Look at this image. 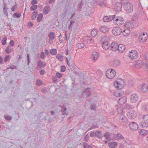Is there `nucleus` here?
Returning a JSON list of instances; mask_svg holds the SVG:
<instances>
[{
    "mask_svg": "<svg viewBox=\"0 0 148 148\" xmlns=\"http://www.w3.org/2000/svg\"><path fill=\"white\" fill-rule=\"evenodd\" d=\"M130 33V31L129 29H126L122 33L124 36H126L129 35Z\"/></svg>",
    "mask_w": 148,
    "mask_h": 148,
    "instance_id": "obj_22",
    "label": "nucleus"
},
{
    "mask_svg": "<svg viewBox=\"0 0 148 148\" xmlns=\"http://www.w3.org/2000/svg\"><path fill=\"white\" fill-rule=\"evenodd\" d=\"M127 101V98L125 97H123L119 99L118 101V103L121 106L123 105Z\"/></svg>",
    "mask_w": 148,
    "mask_h": 148,
    "instance_id": "obj_13",
    "label": "nucleus"
},
{
    "mask_svg": "<svg viewBox=\"0 0 148 148\" xmlns=\"http://www.w3.org/2000/svg\"><path fill=\"white\" fill-rule=\"evenodd\" d=\"M110 45L107 41H104L103 42L102 47L105 49H108L110 47Z\"/></svg>",
    "mask_w": 148,
    "mask_h": 148,
    "instance_id": "obj_16",
    "label": "nucleus"
},
{
    "mask_svg": "<svg viewBox=\"0 0 148 148\" xmlns=\"http://www.w3.org/2000/svg\"><path fill=\"white\" fill-rule=\"evenodd\" d=\"M12 48L10 45L8 46L5 49V52L7 54H9L11 51Z\"/></svg>",
    "mask_w": 148,
    "mask_h": 148,
    "instance_id": "obj_29",
    "label": "nucleus"
},
{
    "mask_svg": "<svg viewBox=\"0 0 148 148\" xmlns=\"http://www.w3.org/2000/svg\"><path fill=\"white\" fill-rule=\"evenodd\" d=\"M137 52L134 50H132L129 55L130 58L132 59H136L137 58Z\"/></svg>",
    "mask_w": 148,
    "mask_h": 148,
    "instance_id": "obj_9",
    "label": "nucleus"
},
{
    "mask_svg": "<svg viewBox=\"0 0 148 148\" xmlns=\"http://www.w3.org/2000/svg\"><path fill=\"white\" fill-rule=\"evenodd\" d=\"M43 16V14L42 13H40L38 14L37 18L38 22H39L41 21Z\"/></svg>",
    "mask_w": 148,
    "mask_h": 148,
    "instance_id": "obj_35",
    "label": "nucleus"
},
{
    "mask_svg": "<svg viewBox=\"0 0 148 148\" xmlns=\"http://www.w3.org/2000/svg\"><path fill=\"white\" fill-rule=\"evenodd\" d=\"M37 8V6L36 5H33L30 8V10L31 11H34Z\"/></svg>",
    "mask_w": 148,
    "mask_h": 148,
    "instance_id": "obj_39",
    "label": "nucleus"
},
{
    "mask_svg": "<svg viewBox=\"0 0 148 148\" xmlns=\"http://www.w3.org/2000/svg\"><path fill=\"white\" fill-rule=\"evenodd\" d=\"M67 110V108L64 106H63L62 107V109L61 110L62 112V115H67V113L66 112V110Z\"/></svg>",
    "mask_w": 148,
    "mask_h": 148,
    "instance_id": "obj_34",
    "label": "nucleus"
},
{
    "mask_svg": "<svg viewBox=\"0 0 148 148\" xmlns=\"http://www.w3.org/2000/svg\"><path fill=\"white\" fill-rule=\"evenodd\" d=\"M145 122V123L141 122L140 123V124L142 128H145L147 127V124Z\"/></svg>",
    "mask_w": 148,
    "mask_h": 148,
    "instance_id": "obj_45",
    "label": "nucleus"
},
{
    "mask_svg": "<svg viewBox=\"0 0 148 148\" xmlns=\"http://www.w3.org/2000/svg\"><path fill=\"white\" fill-rule=\"evenodd\" d=\"M40 58L42 59H44L45 57V54L44 52H42L41 53L40 55Z\"/></svg>",
    "mask_w": 148,
    "mask_h": 148,
    "instance_id": "obj_57",
    "label": "nucleus"
},
{
    "mask_svg": "<svg viewBox=\"0 0 148 148\" xmlns=\"http://www.w3.org/2000/svg\"><path fill=\"white\" fill-rule=\"evenodd\" d=\"M144 122L148 123V115H144L143 117Z\"/></svg>",
    "mask_w": 148,
    "mask_h": 148,
    "instance_id": "obj_37",
    "label": "nucleus"
},
{
    "mask_svg": "<svg viewBox=\"0 0 148 148\" xmlns=\"http://www.w3.org/2000/svg\"><path fill=\"white\" fill-rule=\"evenodd\" d=\"M96 105L95 104L91 105L90 109L92 110H95L96 109Z\"/></svg>",
    "mask_w": 148,
    "mask_h": 148,
    "instance_id": "obj_59",
    "label": "nucleus"
},
{
    "mask_svg": "<svg viewBox=\"0 0 148 148\" xmlns=\"http://www.w3.org/2000/svg\"><path fill=\"white\" fill-rule=\"evenodd\" d=\"M128 117L130 119H135L137 116L136 112L133 110H130L128 113Z\"/></svg>",
    "mask_w": 148,
    "mask_h": 148,
    "instance_id": "obj_7",
    "label": "nucleus"
},
{
    "mask_svg": "<svg viewBox=\"0 0 148 148\" xmlns=\"http://www.w3.org/2000/svg\"><path fill=\"white\" fill-rule=\"evenodd\" d=\"M139 133L141 136H145L147 133V132L146 130L141 129L139 131Z\"/></svg>",
    "mask_w": 148,
    "mask_h": 148,
    "instance_id": "obj_30",
    "label": "nucleus"
},
{
    "mask_svg": "<svg viewBox=\"0 0 148 148\" xmlns=\"http://www.w3.org/2000/svg\"><path fill=\"white\" fill-rule=\"evenodd\" d=\"M91 90L90 88H87L84 90V91L82 93L83 96H86L87 97L90 95Z\"/></svg>",
    "mask_w": 148,
    "mask_h": 148,
    "instance_id": "obj_11",
    "label": "nucleus"
},
{
    "mask_svg": "<svg viewBox=\"0 0 148 148\" xmlns=\"http://www.w3.org/2000/svg\"><path fill=\"white\" fill-rule=\"evenodd\" d=\"M38 14V11H34L32 14L31 18L32 20H34Z\"/></svg>",
    "mask_w": 148,
    "mask_h": 148,
    "instance_id": "obj_27",
    "label": "nucleus"
},
{
    "mask_svg": "<svg viewBox=\"0 0 148 148\" xmlns=\"http://www.w3.org/2000/svg\"><path fill=\"white\" fill-rule=\"evenodd\" d=\"M66 61H68L69 60L70 61L71 60V56L70 55H68V56L67 57H66Z\"/></svg>",
    "mask_w": 148,
    "mask_h": 148,
    "instance_id": "obj_60",
    "label": "nucleus"
},
{
    "mask_svg": "<svg viewBox=\"0 0 148 148\" xmlns=\"http://www.w3.org/2000/svg\"><path fill=\"white\" fill-rule=\"evenodd\" d=\"M118 48L117 50L121 53L123 52L125 49V45L123 44L119 45L118 47Z\"/></svg>",
    "mask_w": 148,
    "mask_h": 148,
    "instance_id": "obj_18",
    "label": "nucleus"
},
{
    "mask_svg": "<svg viewBox=\"0 0 148 148\" xmlns=\"http://www.w3.org/2000/svg\"><path fill=\"white\" fill-rule=\"evenodd\" d=\"M138 99V97L137 95L133 94L131 95L130 97V101L133 103L136 102Z\"/></svg>",
    "mask_w": 148,
    "mask_h": 148,
    "instance_id": "obj_12",
    "label": "nucleus"
},
{
    "mask_svg": "<svg viewBox=\"0 0 148 148\" xmlns=\"http://www.w3.org/2000/svg\"><path fill=\"white\" fill-rule=\"evenodd\" d=\"M147 39V36L144 37L142 36V35H139L138 37L139 40L142 42H145Z\"/></svg>",
    "mask_w": 148,
    "mask_h": 148,
    "instance_id": "obj_28",
    "label": "nucleus"
},
{
    "mask_svg": "<svg viewBox=\"0 0 148 148\" xmlns=\"http://www.w3.org/2000/svg\"><path fill=\"white\" fill-rule=\"evenodd\" d=\"M16 66L12 65V66H10V67L9 68H8V69H16Z\"/></svg>",
    "mask_w": 148,
    "mask_h": 148,
    "instance_id": "obj_61",
    "label": "nucleus"
},
{
    "mask_svg": "<svg viewBox=\"0 0 148 148\" xmlns=\"http://www.w3.org/2000/svg\"><path fill=\"white\" fill-rule=\"evenodd\" d=\"M141 64L138 62H137V63L135 65V66L137 68H139L141 67Z\"/></svg>",
    "mask_w": 148,
    "mask_h": 148,
    "instance_id": "obj_58",
    "label": "nucleus"
},
{
    "mask_svg": "<svg viewBox=\"0 0 148 148\" xmlns=\"http://www.w3.org/2000/svg\"><path fill=\"white\" fill-rule=\"evenodd\" d=\"M13 17L15 18H18L21 16V14L17 13H14L13 14Z\"/></svg>",
    "mask_w": 148,
    "mask_h": 148,
    "instance_id": "obj_41",
    "label": "nucleus"
},
{
    "mask_svg": "<svg viewBox=\"0 0 148 148\" xmlns=\"http://www.w3.org/2000/svg\"><path fill=\"white\" fill-rule=\"evenodd\" d=\"M108 17V16H106L103 18V20L104 22H108L110 21Z\"/></svg>",
    "mask_w": 148,
    "mask_h": 148,
    "instance_id": "obj_47",
    "label": "nucleus"
},
{
    "mask_svg": "<svg viewBox=\"0 0 148 148\" xmlns=\"http://www.w3.org/2000/svg\"><path fill=\"white\" fill-rule=\"evenodd\" d=\"M10 59L9 55H6L4 58V61L5 62H7Z\"/></svg>",
    "mask_w": 148,
    "mask_h": 148,
    "instance_id": "obj_44",
    "label": "nucleus"
},
{
    "mask_svg": "<svg viewBox=\"0 0 148 148\" xmlns=\"http://www.w3.org/2000/svg\"><path fill=\"white\" fill-rule=\"evenodd\" d=\"M83 144L84 148H89V145L87 143L84 142Z\"/></svg>",
    "mask_w": 148,
    "mask_h": 148,
    "instance_id": "obj_48",
    "label": "nucleus"
},
{
    "mask_svg": "<svg viewBox=\"0 0 148 148\" xmlns=\"http://www.w3.org/2000/svg\"><path fill=\"white\" fill-rule=\"evenodd\" d=\"M56 76L58 78H60L62 75V74L61 73L57 72L56 74Z\"/></svg>",
    "mask_w": 148,
    "mask_h": 148,
    "instance_id": "obj_64",
    "label": "nucleus"
},
{
    "mask_svg": "<svg viewBox=\"0 0 148 148\" xmlns=\"http://www.w3.org/2000/svg\"><path fill=\"white\" fill-rule=\"evenodd\" d=\"M89 138V137L88 136V135L86 134L85 135V136L84 138V139L85 141L87 142Z\"/></svg>",
    "mask_w": 148,
    "mask_h": 148,
    "instance_id": "obj_55",
    "label": "nucleus"
},
{
    "mask_svg": "<svg viewBox=\"0 0 148 148\" xmlns=\"http://www.w3.org/2000/svg\"><path fill=\"white\" fill-rule=\"evenodd\" d=\"M116 137L118 140L123 139L124 138L123 135L120 133H118L117 134Z\"/></svg>",
    "mask_w": 148,
    "mask_h": 148,
    "instance_id": "obj_38",
    "label": "nucleus"
},
{
    "mask_svg": "<svg viewBox=\"0 0 148 148\" xmlns=\"http://www.w3.org/2000/svg\"><path fill=\"white\" fill-rule=\"evenodd\" d=\"M7 40V38L6 36H5L3 37L2 40V43L3 45H5L6 43V40Z\"/></svg>",
    "mask_w": 148,
    "mask_h": 148,
    "instance_id": "obj_40",
    "label": "nucleus"
},
{
    "mask_svg": "<svg viewBox=\"0 0 148 148\" xmlns=\"http://www.w3.org/2000/svg\"><path fill=\"white\" fill-rule=\"evenodd\" d=\"M50 53L53 55H55L57 53V50L56 49H52L50 51Z\"/></svg>",
    "mask_w": 148,
    "mask_h": 148,
    "instance_id": "obj_42",
    "label": "nucleus"
},
{
    "mask_svg": "<svg viewBox=\"0 0 148 148\" xmlns=\"http://www.w3.org/2000/svg\"><path fill=\"white\" fill-rule=\"evenodd\" d=\"M61 71L64 72L66 70V67L64 66H61Z\"/></svg>",
    "mask_w": 148,
    "mask_h": 148,
    "instance_id": "obj_53",
    "label": "nucleus"
},
{
    "mask_svg": "<svg viewBox=\"0 0 148 148\" xmlns=\"http://www.w3.org/2000/svg\"><path fill=\"white\" fill-rule=\"evenodd\" d=\"M119 44L115 42L112 43L110 45V47L111 50L113 51H116L118 49Z\"/></svg>",
    "mask_w": 148,
    "mask_h": 148,
    "instance_id": "obj_10",
    "label": "nucleus"
},
{
    "mask_svg": "<svg viewBox=\"0 0 148 148\" xmlns=\"http://www.w3.org/2000/svg\"><path fill=\"white\" fill-rule=\"evenodd\" d=\"M48 36L50 40H53L55 38L54 33L52 32H50L48 34Z\"/></svg>",
    "mask_w": 148,
    "mask_h": 148,
    "instance_id": "obj_31",
    "label": "nucleus"
},
{
    "mask_svg": "<svg viewBox=\"0 0 148 148\" xmlns=\"http://www.w3.org/2000/svg\"><path fill=\"white\" fill-rule=\"evenodd\" d=\"M50 6H45L44 8L43 12L44 14H47L50 11Z\"/></svg>",
    "mask_w": 148,
    "mask_h": 148,
    "instance_id": "obj_24",
    "label": "nucleus"
},
{
    "mask_svg": "<svg viewBox=\"0 0 148 148\" xmlns=\"http://www.w3.org/2000/svg\"><path fill=\"white\" fill-rule=\"evenodd\" d=\"M82 39L83 40L85 41L88 43L93 42L94 40L93 39L91 38L90 36H85Z\"/></svg>",
    "mask_w": 148,
    "mask_h": 148,
    "instance_id": "obj_17",
    "label": "nucleus"
},
{
    "mask_svg": "<svg viewBox=\"0 0 148 148\" xmlns=\"http://www.w3.org/2000/svg\"><path fill=\"white\" fill-rule=\"evenodd\" d=\"M4 118L7 120L10 121L12 119V117L8 115H4Z\"/></svg>",
    "mask_w": 148,
    "mask_h": 148,
    "instance_id": "obj_43",
    "label": "nucleus"
},
{
    "mask_svg": "<svg viewBox=\"0 0 148 148\" xmlns=\"http://www.w3.org/2000/svg\"><path fill=\"white\" fill-rule=\"evenodd\" d=\"M112 64L113 66H116L119 65L121 64V61L119 60H116L112 62Z\"/></svg>",
    "mask_w": 148,
    "mask_h": 148,
    "instance_id": "obj_21",
    "label": "nucleus"
},
{
    "mask_svg": "<svg viewBox=\"0 0 148 148\" xmlns=\"http://www.w3.org/2000/svg\"><path fill=\"white\" fill-rule=\"evenodd\" d=\"M129 126L131 129L134 130H136L138 128V124L135 122L130 123L129 124Z\"/></svg>",
    "mask_w": 148,
    "mask_h": 148,
    "instance_id": "obj_8",
    "label": "nucleus"
},
{
    "mask_svg": "<svg viewBox=\"0 0 148 148\" xmlns=\"http://www.w3.org/2000/svg\"><path fill=\"white\" fill-rule=\"evenodd\" d=\"M125 84V82L121 79H119L114 82V85L115 87L119 89L123 88Z\"/></svg>",
    "mask_w": 148,
    "mask_h": 148,
    "instance_id": "obj_1",
    "label": "nucleus"
},
{
    "mask_svg": "<svg viewBox=\"0 0 148 148\" xmlns=\"http://www.w3.org/2000/svg\"><path fill=\"white\" fill-rule=\"evenodd\" d=\"M115 71L112 69H108L106 71V75L107 78L110 79L113 78L116 75Z\"/></svg>",
    "mask_w": 148,
    "mask_h": 148,
    "instance_id": "obj_2",
    "label": "nucleus"
},
{
    "mask_svg": "<svg viewBox=\"0 0 148 148\" xmlns=\"http://www.w3.org/2000/svg\"><path fill=\"white\" fill-rule=\"evenodd\" d=\"M37 64L38 68H43L46 66V63L45 62L39 60L37 62Z\"/></svg>",
    "mask_w": 148,
    "mask_h": 148,
    "instance_id": "obj_14",
    "label": "nucleus"
},
{
    "mask_svg": "<svg viewBox=\"0 0 148 148\" xmlns=\"http://www.w3.org/2000/svg\"><path fill=\"white\" fill-rule=\"evenodd\" d=\"M114 95L116 97H119L121 95L117 91H114Z\"/></svg>",
    "mask_w": 148,
    "mask_h": 148,
    "instance_id": "obj_49",
    "label": "nucleus"
},
{
    "mask_svg": "<svg viewBox=\"0 0 148 148\" xmlns=\"http://www.w3.org/2000/svg\"><path fill=\"white\" fill-rule=\"evenodd\" d=\"M108 16V17L110 21H111L115 18V15H114L112 16Z\"/></svg>",
    "mask_w": 148,
    "mask_h": 148,
    "instance_id": "obj_52",
    "label": "nucleus"
},
{
    "mask_svg": "<svg viewBox=\"0 0 148 148\" xmlns=\"http://www.w3.org/2000/svg\"><path fill=\"white\" fill-rule=\"evenodd\" d=\"M122 7V4L121 3L118 2L116 3L115 5V10L117 12L121 11Z\"/></svg>",
    "mask_w": 148,
    "mask_h": 148,
    "instance_id": "obj_15",
    "label": "nucleus"
},
{
    "mask_svg": "<svg viewBox=\"0 0 148 148\" xmlns=\"http://www.w3.org/2000/svg\"><path fill=\"white\" fill-rule=\"evenodd\" d=\"M117 145V143L114 142H111L109 143L108 146L110 148H114Z\"/></svg>",
    "mask_w": 148,
    "mask_h": 148,
    "instance_id": "obj_20",
    "label": "nucleus"
},
{
    "mask_svg": "<svg viewBox=\"0 0 148 148\" xmlns=\"http://www.w3.org/2000/svg\"><path fill=\"white\" fill-rule=\"evenodd\" d=\"M77 47L79 49L83 48L85 46V44L83 43H78L76 45Z\"/></svg>",
    "mask_w": 148,
    "mask_h": 148,
    "instance_id": "obj_32",
    "label": "nucleus"
},
{
    "mask_svg": "<svg viewBox=\"0 0 148 148\" xmlns=\"http://www.w3.org/2000/svg\"><path fill=\"white\" fill-rule=\"evenodd\" d=\"M56 58L59 61H62L63 59V56L60 54H58L56 56Z\"/></svg>",
    "mask_w": 148,
    "mask_h": 148,
    "instance_id": "obj_36",
    "label": "nucleus"
},
{
    "mask_svg": "<svg viewBox=\"0 0 148 148\" xmlns=\"http://www.w3.org/2000/svg\"><path fill=\"white\" fill-rule=\"evenodd\" d=\"M124 22V19L121 17H118L114 21V23L115 25H119L123 24Z\"/></svg>",
    "mask_w": 148,
    "mask_h": 148,
    "instance_id": "obj_5",
    "label": "nucleus"
},
{
    "mask_svg": "<svg viewBox=\"0 0 148 148\" xmlns=\"http://www.w3.org/2000/svg\"><path fill=\"white\" fill-rule=\"evenodd\" d=\"M117 111L119 114H121L123 112V110L122 108H118Z\"/></svg>",
    "mask_w": 148,
    "mask_h": 148,
    "instance_id": "obj_46",
    "label": "nucleus"
},
{
    "mask_svg": "<svg viewBox=\"0 0 148 148\" xmlns=\"http://www.w3.org/2000/svg\"><path fill=\"white\" fill-rule=\"evenodd\" d=\"M122 31L121 28L119 27H115L113 28L112 30V34L115 36L120 35Z\"/></svg>",
    "mask_w": 148,
    "mask_h": 148,
    "instance_id": "obj_6",
    "label": "nucleus"
},
{
    "mask_svg": "<svg viewBox=\"0 0 148 148\" xmlns=\"http://www.w3.org/2000/svg\"><path fill=\"white\" fill-rule=\"evenodd\" d=\"M124 8L127 13H130L133 10V7L132 4L129 2L126 3L124 5Z\"/></svg>",
    "mask_w": 148,
    "mask_h": 148,
    "instance_id": "obj_3",
    "label": "nucleus"
},
{
    "mask_svg": "<svg viewBox=\"0 0 148 148\" xmlns=\"http://www.w3.org/2000/svg\"><path fill=\"white\" fill-rule=\"evenodd\" d=\"M92 56L94 60H96L99 57V53L97 52H94L92 53Z\"/></svg>",
    "mask_w": 148,
    "mask_h": 148,
    "instance_id": "obj_26",
    "label": "nucleus"
},
{
    "mask_svg": "<svg viewBox=\"0 0 148 148\" xmlns=\"http://www.w3.org/2000/svg\"><path fill=\"white\" fill-rule=\"evenodd\" d=\"M95 136L99 139H101L102 138V134L101 131H97L95 132Z\"/></svg>",
    "mask_w": 148,
    "mask_h": 148,
    "instance_id": "obj_23",
    "label": "nucleus"
},
{
    "mask_svg": "<svg viewBox=\"0 0 148 148\" xmlns=\"http://www.w3.org/2000/svg\"><path fill=\"white\" fill-rule=\"evenodd\" d=\"M125 108L128 109L132 108H133L129 104H126L125 105Z\"/></svg>",
    "mask_w": 148,
    "mask_h": 148,
    "instance_id": "obj_50",
    "label": "nucleus"
},
{
    "mask_svg": "<svg viewBox=\"0 0 148 148\" xmlns=\"http://www.w3.org/2000/svg\"><path fill=\"white\" fill-rule=\"evenodd\" d=\"M17 8V5L16 4H15L14 6H13L11 8V10L12 11L14 12L15 11V9Z\"/></svg>",
    "mask_w": 148,
    "mask_h": 148,
    "instance_id": "obj_56",
    "label": "nucleus"
},
{
    "mask_svg": "<svg viewBox=\"0 0 148 148\" xmlns=\"http://www.w3.org/2000/svg\"><path fill=\"white\" fill-rule=\"evenodd\" d=\"M100 29L103 33H105L108 31V28L106 26H101Z\"/></svg>",
    "mask_w": 148,
    "mask_h": 148,
    "instance_id": "obj_25",
    "label": "nucleus"
},
{
    "mask_svg": "<svg viewBox=\"0 0 148 148\" xmlns=\"http://www.w3.org/2000/svg\"><path fill=\"white\" fill-rule=\"evenodd\" d=\"M141 90L144 92H146L148 91V85L143 83L142 84Z\"/></svg>",
    "mask_w": 148,
    "mask_h": 148,
    "instance_id": "obj_19",
    "label": "nucleus"
},
{
    "mask_svg": "<svg viewBox=\"0 0 148 148\" xmlns=\"http://www.w3.org/2000/svg\"><path fill=\"white\" fill-rule=\"evenodd\" d=\"M36 84L37 85H40L42 84V82L40 80H38L36 81Z\"/></svg>",
    "mask_w": 148,
    "mask_h": 148,
    "instance_id": "obj_63",
    "label": "nucleus"
},
{
    "mask_svg": "<svg viewBox=\"0 0 148 148\" xmlns=\"http://www.w3.org/2000/svg\"><path fill=\"white\" fill-rule=\"evenodd\" d=\"M103 136L107 140H108L110 138V136L108 133L105 134Z\"/></svg>",
    "mask_w": 148,
    "mask_h": 148,
    "instance_id": "obj_51",
    "label": "nucleus"
},
{
    "mask_svg": "<svg viewBox=\"0 0 148 148\" xmlns=\"http://www.w3.org/2000/svg\"><path fill=\"white\" fill-rule=\"evenodd\" d=\"M119 121L123 125H125L128 123L127 118L123 115L121 114L119 116Z\"/></svg>",
    "mask_w": 148,
    "mask_h": 148,
    "instance_id": "obj_4",
    "label": "nucleus"
},
{
    "mask_svg": "<svg viewBox=\"0 0 148 148\" xmlns=\"http://www.w3.org/2000/svg\"><path fill=\"white\" fill-rule=\"evenodd\" d=\"M91 33L92 36L95 37L97 34V31L96 29H94L91 31Z\"/></svg>",
    "mask_w": 148,
    "mask_h": 148,
    "instance_id": "obj_33",
    "label": "nucleus"
},
{
    "mask_svg": "<svg viewBox=\"0 0 148 148\" xmlns=\"http://www.w3.org/2000/svg\"><path fill=\"white\" fill-rule=\"evenodd\" d=\"M9 44L10 45H10L11 47H13L15 45L14 40H10L9 43Z\"/></svg>",
    "mask_w": 148,
    "mask_h": 148,
    "instance_id": "obj_54",
    "label": "nucleus"
},
{
    "mask_svg": "<svg viewBox=\"0 0 148 148\" xmlns=\"http://www.w3.org/2000/svg\"><path fill=\"white\" fill-rule=\"evenodd\" d=\"M143 108L145 111H148V104H146L145 105Z\"/></svg>",
    "mask_w": 148,
    "mask_h": 148,
    "instance_id": "obj_62",
    "label": "nucleus"
}]
</instances>
